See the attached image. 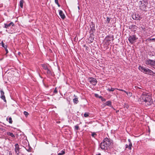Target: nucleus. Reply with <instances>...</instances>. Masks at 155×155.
Listing matches in <instances>:
<instances>
[{"label": "nucleus", "instance_id": "1", "mask_svg": "<svg viewBox=\"0 0 155 155\" xmlns=\"http://www.w3.org/2000/svg\"><path fill=\"white\" fill-rule=\"evenodd\" d=\"M139 100L142 102H144L147 106L151 105L153 103L151 94L145 92L142 93Z\"/></svg>", "mask_w": 155, "mask_h": 155}, {"label": "nucleus", "instance_id": "2", "mask_svg": "<svg viewBox=\"0 0 155 155\" xmlns=\"http://www.w3.org/2000/svg\"><path fill=\"white\" fill-rule=\"evenodd\" d=\"M110 144L109 139L107 138H106L104 139L103 141L100 144L101 148L103 150L107 149Z\"/></svg>", "mask_w": 155, "mask_h": 155}, {"label": "nucleus", "instance_id": "3", "mask_svg": "<svg viewBox=\"0 0 155 155\" xmlns=\"http://www.w3.org/2000/svg\"><path fill=\"white\" fill-rule=\"evenodd\" d=\"M145 63L147 65L150 66L155 69V61L147 59L145 61Z\"/></svg>", "mask_w": 155, "mask_h": 155}, {"label": "nucleus", "instance_id": "4", "mask_svg": "<svg viewBox=\"0 0 155 155\" xmlns=\"http://www.w3.org/2000/svg\"><path fill=\"white\" fill-rule=\"evenodd\" d=\"M114 40V36L113 35H109L107 36L105 38L104 40L107 44L109 45Z\"/></svg>", "mask_w": 155, "mask_h": 155}, {"label": "nucleus", "instance_id": "5", "mask_svg": "<svg viewBox=\"0 0 155 155\" xmlns=\"http://www.w3.org/2000/svg\"><path fill=\"white\" fill-rule=\"evenodd\" d=\"M88 80L91 84L94 85H95L97 83V81L96 79L93 78H88Z\"/></svg>", "mask_w": 155, "mask_h": 155}, {"label": "nucleus", "instance_id": "6", "mask_svg": "<svg viewBox=\"0 0 155 155\" xmlns=\"http://www.w3.org/2000/svg\"><path fill=\"white\" fill-rule=\"evenodd\" d=\"M137 39L136 38L135 35L130 36L128 38V40L130 43L132 44Z\"/></svg>", "mask_w": 155, "mask_h": 155}, {"label": "nucleus", "instance_id": "7", "mask_svg": "<svg viewBox=\"0 0 155 155\" xmlns=\"http://www.w3.org/2000/svg\"><path fill=\"white\" fill-rule=\"evenodd\" d=\"M91 29L90 30V33L91 34V36H93V34L94 33L95 31L94 25L92 24L91 25Z\"/></svg>", "mask_w": 155, "mask_h": 155}, {"label": "nucleus", "instance_id": "8", "mask_svg": "<svg viewBox=\"0 0 155 155\" xmlns=\"http://www.w3.org/2000/svg\"><path fill=\"white\" fill-rule=\"evenodd\" d=\"M138 69L141 71L143 72H145V73H146L147 71V70L148 69V68H144L141 66H139Z\"/></svg>", "mask_w": 155, "mask_h": 155}, {"label": "nucleus", "instance_id": "9", "mask_svg": "<svg viewBox=\"0 0 155 155\" xmlns=\"http://www.w3.org/2000/svg\"><path fill=\"white\" fill-rule=\"evenodd\" d=\"M0 92H1V97H0L2 99V100H3L4 102H6V100L5 99V95H4V92L2 90H1Z\"/></svg>", "mask_w": 155, "mask_h": 155}, {"label": "nucleus", "instance_id": "10", "mask_svg": "<svg viewBox=\"0 0 155 155\" xmlns=\"http://www.w3.org/2000/svg\"><path fill=\"white\" fill-rule=\"evenodd\" d=\"M132 17L133 19L137 20H140L142 18L138 15H133Z\"/></svg>", "mask_w": 155, "mask_h": 155}, {"label": "nucleus", "instance_id": "11", "mask_svg": "<svg viewBox=\"0 0 155 155\" xmlns=\"http://www.w3.org/2000/svg\"><path fill=\"white\" fill-rule=\"evenodd\" d=\"M15 151L17 154H19V145L18 143H16L15 145Z\"/></svg>", "mask_w": 155, "mask_h": 155}, {"label": "nucleus", "instance_id": "12", "mask_svg": "<svg viewBox=\"0 0 155 155\" xmlns=\"http://www.w3.org/2000/svg\"><path fill=\"white\" fill-rule=\"evenodd\" d=\"M4 25V28H7L8 27H10L11 25L12 26H14V24L13 22H11L9 24H5Z\"/></svg>", "mask_w": 155, "mask_h": 155}, {"label": "nucleus", "instance_id": "13", "mask_svg": "<svg viewBox=\"0 0 155 155\" xmlns=\"http://www.w3.org/2000/svg\"><path fill=\"white\" fill-rule=\"evenodd\" d=\"M59 14L60 17L62 19H64L65 18V16L61 10H59Z\"/></svg>", "mask_w": 155, "mask_h": 155}, {"label": "nucleus", "instance_id": "14", "mask_svg": "<svg viewBox=\"0 0 155 155\" xmlns=\"http://www.w3.org/2000/svg\"><path fill=\"white\" fill-rule=\"evenodd\" d=\"M146 74H150V75H153V74H155V72H154L152 71H151V70H150V69H148L147 70V71Z\"/></svg>", "mask_w": 155, "mask_h": 155}, {"label": "nucleus", "instance_id": "15", "mask_svg": "<svg viewBox=\"0 0 155 155\" xmlns=\"http://www.w3.org/2000/svg\"><path fill=\"white\" fill-rule=\"evenodd\" d=\"M7 134L8 136H10L14 138L15 137V136L12 133H11L9 132H7Z\"/></svg>", "mask_w": 155, "mask_h": 155}, {"label": "nucleus", "instance_id": "16", "mask_svg": "<svg viewBox=\"0 0 155 155\" xmlns=\"http://www.w3.org/2000/svg\"><path fill=\"white\" fill-rule=\"evenodd\" d=\"M137 26L135 25H131L129 26V28L130 29H137Z\"/></svg>", "mask_w": 155, "mask_h": 155}, {"label": "nucleus", "instance_id": "17", "mask_svg": "<svg viewBox=\"0 0 155 155\" xmlns=\"http://www.w3.org/2000/svg\"><path fill=\"white\" fill-rule=\"evenodd\" d=\"M24 2V1L23 0H21L20 1L19 5L21 8H23Z\"/></svg>", "mask_w": 155, "mask_h": 155}, {"label": "nucleus", "instance_id": "18", "mask_svg": "<svg viewBox=\"0 0 155 155\" xmlns=\"http://www.w3.org/2000/svg\"><path fill=\"white\" fill-rule=\"evenodd\" d=\"M6 120L8 121L10 124H12V120L11 117H7L6 118Z\"/></svg>", "mask_w": 155, "mask_h": 155}, {"label": "nucleus", "instance_id": "19", "mask_svg": "<svg viewBox=\"0 0 155 155\" xmlns=\"http://www.w3.org/2000/svg\"><path fill=\"white\" fill-rule=\"evenodd\" d=\"M128 140L129 142V150H131V147H132V144L131 142V140L130 139H129Z\"/></svg>", "mask_w": 155, "mask_h": 155}, {"label": "nucleus", "instance_id": "20", "mask_svg": "<svg viewBox=\"0 0 155 155\" xmlns=\"http://www.w3.org/2000/svg\"><path fill=\"white\" fill-rule=\"evenodd\" d=\"M74 103L75 104H77L78 102V97L75 98L73 99Z\"/></svg>", "mask_w": 155, "mask_h": 155}, {"label": "nucleus", "instance_id": "21", "mask_svg": "<svg viewBox=\"0 0 155 155\" xmlns=\"http://www.w3.org/2000/svg\"><path fill=\"white\" fill-rule=\"evenodd\" d=\"M92 36H91L89 37L88 41H89L90 43L92 42L93 41L94 38L92 37Z\"/></svg>", "mask_w": 155, "mask_h": 155}, {"label": "nucleus", "instance_id": "22", "mask_svg": "<svg viewBox=\"0 0 155 155\" xmlns=\"http://www.w3.org/2000/svg\"><path fill=\"white\" fill-rule=\"evenodd\" d=\"M41 66L45 70L47 69L48 67L45 64H41Z\"/></svg>", "mask_w": 155, "mask_h": 155}, {"label": "nucleus", "instance_id": "23", "mask_svg": "<svg viewBox=\"0 0 155 155\" xmlns=\"http://www.w3.org/2000/svg\"><path fill=\"white\" fill-rule=\"evenodd\" d=\"M65 150H61V151L60 153H58V155H62L64 154H65Z\"/></svg>", "mask_w": 155, "mask_h": 155}, {"label": "nucleus", "instance_id": "24", "mask_svg": "<svg viewBox=\"0 0 155 155\" xmlns=\"http://www.w3.org/2000/svg\"><path fill=\"white\" fill-rule=\"evenodd\" d=\"M116 89V88H114L111 87L110 88H108V89H107V90L109 91H113L115 89Z\"/></svg>", "mask_w": 155, "mask_h": 155}, {"label": "nucleus", "instance_id": "25", "mask_svg": "<svg viewBox=\"0 0 155 155\" xmlns=\"http://www.w3.org/2000/svg\"><path fill=\"white\" fill-rule=\"evenodd\" d=\"M26 149L28 151L31 152V151L32 148L29 147H28L26 148Z\"/></svg>", "mask_w": 155, "mask_h": 155}, {"label": "nucleus", "instance_id": "26", "mask_svg": "<svg viewBox=\"0 0 155 155\" xmlns=\"http://www.w3.org/2000/svg\"><path fill=\"white\" fill-rule=\"evenodd\" d=\"M124 92L127 95L129 96L130 97H131L132 96V94L131 92H128L126 91H124Z\"/></svg>", "mask_w": 155, "mask_h": 155}, {"label": "nucleus", "instance_id": "27", "mask_svg": "<svg viewBox=\"0 0 155 155\" xmlns=\"http://www.w3.org/2000/svg\"><path fill=\"white\" fill-rule=\"evenodd\" d=\"M74 128L75 130H78L79 129V127L78 125H77L74 126Z\"/></svg>", "mask_w": 155, "mask_h": 155}, {"label": "nucleus", "instance_id": "28", "mask_svg": "<svg viewBox=\"0 0 155 155\" xmlns=\"http://www.w3.org/2000/svg\"><path fill=\"white\" fill-rule=\"evenodd\" d=\"M24 114L26 117H27L28 115V113L25 111L24 112Z\"/></svg>", "mask_w": 155, "mask_h": 155}, {"label": "nucleus", "instance_id": "29", "mask_svg": "<svg viewBox=\"0 0 155 155\" xmlns=\"http://www.w3.org/2000/svg\"><path fill=\"white\" fill-rule=\"evenodd\" d=\"M84 116L85 117H87L89 116V114L87 113H85L84 114Z\"/></svg>", "mask_w": 155, "mask_h": 155}, {"label": "nucleus", "instance_id": "30", "mask_svg": "<svg viewBox=\"0 0 155 155\" xmlns=\"http://www.w3.org/2000/svg\"><path fill=\"white\" fill-rule=\"evenodd\" d=\"M2 43V47H4V48H5V46H7V45H5L4 43H3V41H2L1 42Z\"/></svg>", "mask_w": 155, "mask_h": 155}, {"label": "nucleus", "instance_id": "31", "mask_svg": "<svg viewBox=\"0 0 155 155\" xmlns=\"http://www.w3.org/2000/svg\"><path fill=\"white\" fill-rule=\"evenodd\" d=\"M47 71V73L48 74H50L51 73V71L47 68V69L46 70Z\"/></svg>", "mask_w": 155, "mask_h": 155}, {"label": "nucleus", "instance_id": "32", "mask_svg": "<svg viewBox=\"0 0 155 155\" xmlns=\"http://www.w3.org/2000/svg\"><path fill=\"white\" fill-rule=\"evenodd\" d=\"M106 105L108 106H110L111 105V102L110 101H108L107 102Z\"/></svg>", "mask_w": 155, "mask_h": 155}, {"label": "nucleus", "instance_id": "33", "mask_svg": "<svg viewBox=\"0 0 155 155\" xmlns=\"http://www.w3.org/2000/svg\"><path fill=\"white\" fill-rule=\"evenodd\" d=\"M97 135V134L95 133H93L91 134V136L94 137H95Z\"/></svg>", "mask_w": 155, "mask_h": 155}, {"label": "nucleus", "instance_id": "34", "mask_svg": "<svg viewBox=\"0 0 155 155\" xmlns=\"http://www.w3.org/2000/svg\"><path fill=\"white\" fill-rule=\"evenodd\" d=\"M110 18H109L108 17H107V22L108 23H109L110 21Z\"/></svg>", "mask_w": 155, "mask_h": 155}, {"label": "nucleus", "instance_id": "35", "mask_svg": "<svg viewBox=\"0 0 155 155\" xmlns=\"http://www.w3.org/2000/svg\"><path fill=\"white\" fill-rule=\"evenodd\" d=\"M7 46H5V48H4L5 51H6V54H7L8 52L7 48Z\"/></svg>", "mask_w": 155, "mask_h": 155}, {"label": "nucleus", "instance_id": "36", "mask_svg": "<svg viewBox=\"0 0 155 155\" xmlns=\"http://www.w3.org/2000/svg\"><path fill=\"white\" fill-rule=\"evenodd\" d=\"M57 92H58V91L57 90V88L56 87V88H55L54 91V93L55 94H56V93H57Z\"/></svg>", "mask_w": 155, "mask_h": 155}, {"label": "nucleus", "instance_id": "37", "mask_svg": "<svg viewBox=\"0 0 155 155\" xmlns=\"http://www.w3.org/2000/svg\"><path fill=\"white\" fill-rule=\"evenodd\" d=\"M116 89L119 91H124H124H125V90H122V89H118V88H116Z\"/></svg>", "mask_w": 155, "mask_h": 155}, {"label": "nucleus", "instance_id": "38", "mask_svg": "<svg viewBox=\"0 0 155 155\" xmlns=\"http://www.w3.org/2000/svg\"><path fill=\"white\" fill-rule=\"evenodd\" d=\"M129 145H128L127 144H126L125 145V148L126 149L128 148V149H129Z\"/></svg>", "mask_w": 155, "mask_h": 155}, {"label": "nucleus", "instance_id": "39", "mask_svg": "<svg viewBox=\"0 0 155 155\" xmlns=\"http://www.w3.org/2000/svg\"><path fill=\"white\" fill-rule=\"evenodd\" d=\"M150 41H155V38H150L149 39Z\"/></svg>", "mask_w": 155, "mask_h": 155}, {"label": "nucleus", "instance_id": "40", "mask_svg": "<svg viewBox=\"0 0 155 155\" xmlns=\"http://www.w3.org/2000/svg\"><path fill=\"white\" fill-rule=\"evenodd\" d=\"M135 88H138V89H142V88H140V87H138V86H135Z\"/></svg>", "mask_w": 155, "mask_h": 155}, {"label": "nucleus", "instance_id": "41", "mask_svg": "<svg viewBox=\"0 0 155 155\" xmlns=\"http://www.w3.org/2000/svg\"><path fill=\"white\" fill-rule=\"evenodd\" d=\"M140 8L142 10H143V9H144V8H143V7H142L140 5Z\"/></svg>", "mask_w": 155, "mask_h": 155}, {"label": "nucleus", "instance_id": "42", "mask_svg": "<svg viewBox=\"0 0 155 155\" xmlns=\"http://www.w3.org/2000/svg\"><path fill=\"white\" fill-rule=\"evenodd\" d=\"M55 3L56 4H57V5H58V6L59 7H60V5L59 4V3H58H58H57V2H55Z\"/></svg>", "mask_w": 155, "mask_h": 155}, {"label": "nucleus", "instance_id": "43", "mask_svg": "<svg viewBox=\"0 0 155 155\" xmlns=\"http://www.w3.org/2000/svg\"><path fill=\"white\" fill-rule=\"evenodd\" d=\"M21 54V53L20 52H19L18 53V55H20Z\"/></svg>", "mask_w": 155, "mask_h": 155}, {"label": "nucleus", "instance_id": "44", "mask_svg": "<svg viewBox=\"0 0 155 155\" xmlns=\"http://www.w3.org/2000/svg\"><path fill=\"white\" fill-rule=\"evenodd\" d=\"M58 0H55V2H57L58 3Z\"/></svg>", "mask_w": 155, "mask_h": 155}, {"label": "nucleus", "instance_id": "45", "mask_svg": "<svg viewBox=\"0 0 155 155\" xmlns=\"http://www.w3.org/2000/svg\"><path fill=\"white\" fill-rule=\"evenodd\" d=\"M74 97H75V98L76 97H78L77 96L75 95V94L74 95Z\"/></svg>", "mask_w": 155, "mask_h": 155}, {"label": "nucleus", "instance_id": "46", "mask_svg": "<svg viewBox=\"0 0 155 155\" xmlns=\"http://www.w3.org/2000/svg\"><path fill=\"white\" fill-rule=\"evenodd\" d=\"M9 154H10V155H12V153H11L10 152L9 153Z\"/></svg>", "mask_w": 155, "mask_h": 155}, {"label": "nucleus", "instance_id": "47", "mask_svg": "<svg viewBox=\"0 0 155 155\" xmlns=\"http://www.w3.org/2000/svg\"><path fill=\"white\" fill-rule=\"evenodd\" d=\"M101 155V153H99L98 154H97L96 155Z\"/></svg>", "mask_w": 155, "mask_h": 155}, {"label": "nucleus", "instance_id": "48", "mask_svg": "<svg viewBox=\"0 0 155 155\" xmlns=\"http://www.w3.org/2000/svg\"><path fill=\"white\" fill-rule=\"evenodd\" d=\"M17 155H19V154H17Z\"/></svg>", "mask_w": 155, "mask_h": 155}]
</instances>
